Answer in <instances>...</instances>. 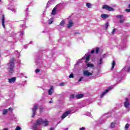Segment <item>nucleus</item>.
<instances>
[{"label":"nucleus","mask_w":130,"mask_h":130,"mask_svg":"<svg viewBox=\"0 0 130 130\" xmlns=\"http://www.w3.org/2000/svg\"><path fill=\"white\" fill-rule=\"evenodd\" d=\"M90 57H91V53H87L86 54L81 60H78L76 63V64H79L80 62H82V60L85 59V63L87 68H94V65L91 63H88L90 61Z\"/></svg>","instance_id":"obj_2"},{"label":"nucleus","mask_w":130,"mask_h":130,"mask_svg":"<svg viewBox=\"0 0 130 130\" xmlns=\"http://www.w3.org/2000/svg\"><path fill=\"white\" fill-rule=\"evenodd\" d=\"M101 17L102 19H107V18H109V15L108 14H102L101 15Z\"/></svg>","instance_id":"obj_16"},{"label":"nucleus","mask_w":130,"mask_h":130,"mask_svg":"<svg viewBox=\"0 0 130 130\" xmlns=\"http://www.w3.org/2000/svg\"><path fill=\"white\" fill-rule=\"evenodd\" d=\"M15 54H16L17 57H20V53H19V52H18V51H16L15 52Z\"/></svg>","instance_id":"obj_27"},{"label":"nucleus","mask_w":130,"mask_h":130,"mask_svg":"<svg viewBox=\"0 0 130 130\" xmlns=\"http://www.w3.org/2000/svg\"><path fill=\"white\" fill-rule=\"evenodd\" d=\"M53 93V86H51L48 90V94L51 95Z\"/></svg>","instance_id":"obj_17"},{"label":"nucleus","mask_w":130,"mask_h":130,"mask_svg":"<svg viewBox=\"0 0 130 130\" xmlns=\"http://www.w3.org/2000/svg\"><path fill=\"white\" fill-rule=\"evenodd\" d=\"M73 21L71 20H69V24H68V28H71V27L73 26Z\"/></svg>","instance_id":"obj_18"},{"label":"nucleus","mask_w":130,"mask_h":130,"mask_svg":"<svg viewBox=\"0 0 130 130\" xmlns=\"http://www.w3.org/2000/svg\"><path fill=\"white\" fill-rule=\"evenodd\" d=\"M56 13V7H55L52 11V15H54Z\"/></svg>","instance_id":"obj_24"},{"label":"nucleus","mask_w":130,"mask_h":130,"mask_svg":"<svg viewBox=\"0 0 130 130\" xmlns=\"http://www.w3.org/2000/svg\"><path fill=\"white\" fill-rule=\"evenodd\" d=\"M32 41H30V44H32Z\"/></svg>","instance_id":"obj_49"},{"label":"nucleus","mask_w":130,"mask_h":130,"mask_svg":"<svg viewBox=\"0 0 130 130\" xmlns=\"http://www.w3.org/2000/svg\"><path fill=\"white\" fill-rule=\"evenodd\" d=\"M129 9H130V5H129Z\"/></svg>","instance_id":"obj_52"},{"label":"nucleus","mask_w":130,"mask_h":130,"mask_svg":"<svg viewBox=\"0 0 130 130\" xmlns=\"http://www.w3.org/2000/svg\"><path fill=\"white\" fill-rule=\"evenodd\" d=\"M114 126H115V123L113 122L111 124V127L113 128Z\"/></svg>","instance_id":"obj_31"},{"label":"nucleus","mask_w":130,"mask_h":130,"mask_svg":"<svg viewBox=\"0 0 130 130\" xmlns=\"http://www.w3.org/2000/svg\"><path fill=\"white\" fill-rule=\"evenodd\" d=\"M70 114H72V111L68 110L66 111L61 116V119H64L67 116L70 115Z\"/></svg>","instance_id":"obj_8"},{"label":"nucleus","mask_w":130,"mask_h":130,"mask_svg":"<svg viewBox=\"0 0 130 130\" xmlns=\"http://www.w3.org/2000/svg\"><path fill=\"white\" fill-rule=\"evenodd\" d=\"M2 1V0H0V2H1Z\"/></svg>","instance_id":"obj_54"},{"label":"nucleus","mask_w":130,"mask_h":130,"mask_svg":"<svg viewBox=\"0 0 130 130\" xmlns=\"http://www.w3.org/2000/svg\"><path fill=\"white\" fill-rule=\"evenodd\" d=\"M22 129V128H21L20 126H17L15 128V130H21Z\"/></svg>","instance_id":"obj_34"},{"label":"nucleus","mask_w":130,"mask_h":130,"mask_svg":"<svg viewBox=\"0 0 130 130\" xmlns=\"http://www.w3.org/2000/svg\"><path fill=\"white\" fill-rule=\"evenodd\" d=\"M41 109H43V108H41Z\"/></svg>","instance_id":"obj_53"},{"label":"nucleus","mask_w":130,"mask_h":130,"mask_svg":"<svg viewBox=\"0 0 130 130\" xmlns=\"http://www.w3.org/2000/svg\"><path fill=\"white\" fill-rule=\"evenodd\" d=\"M49 103H52V101H50V102H49Z\"/></svg>","instance_id":"obj_48"},{"label":"nucleus","mask_w":130,"mask_h":130,"mask_svg":"<svg viewBox=\"0 0 130 130\" xmlns=\"http://www.w3.org/2000/svg\"><path fill=\"white\" fill-rule=\"evenodd\" d=\"M75 97L77 98V99H81V98H83L84 97V94L80 93L77 94Z\"/></svg>","instance_id":"obj_15"},{"label":"nucleus","mask_w":130,"mask_h":130,"mask_svg":"<svg viewBox=\"0 0 130 130\" xmlns=\"http://www.w3.org/2000/svg\"><path fill=\"white\" fill-rule=\"evenodd\" d=\"M14 59L13 58L7 66V70L10 74H12L14 72V69H15V63H14Z\"/></svg>","instance_id":"obj_4"},{"label":"nucleus","mask_w":130,"mask_h":130,"mask_svg":"<svg viewBox=\"0 0 130 130\" xmlns=\"http://www.w3.org/2000/svg\"><path fill=\"white\" fill-rule=\"evenodd\" d=\"M126 11H127V12H130V9H126Z\"/></svg>","instance_id":"obj_45"},{"label":"nucleus","mask_w":130,"mask_h":130,"mask_svg":"<svg viewBox=\"0 0 130 130\" xmlns=\"http://www.w3.org/2000/svg\"><path fill=\"white\" fill-rule=\"evenodd\" d=\"M40 72V70L39 69H36L35 71L36 73H39Z\"/></svg>","instance_id":"obj_40"},{"label":"nucleus","mask_w":130,"mask_h":130,"mask_svg":"<svg viewBox=\"0 0 130 130\" xmlns=\"http://www.w3.org/2000/svg\"><path fill=\"white\" fill-rule=\"evenodd\" d=\"M95 52V50L94 49H93L92 50H91V54H93V53H94Z\"/></svg>","instance_id":"obj_41"},{"label":"nucleus","mask_w":130,"mask_h":130,"mask_svg":"<svg viewBox=\"0 0 130 130\" xmlns=\"http://www.w3.org/2000/svg\"><path fill=\"white\" fill-rule=\"evenodd\" d=\"M24 48H26V47H24Z\"/></svg>","instance_id":"obj_55"},{"label":"nucleus","mask_w":130,"mask_h":130,"mask_svg":"<svg viewBox=\"0 0 130 130\" xmlns=\"http://www.w3.org/2000/svg\"><path fill=\"white\" fill-rule=\"evenodd\" d=\"M110 90H112V87H111V86L108 87V88L107 89H106L105 91L103 92L101 94V95H100L101 98H103L104 96H105V95H106V94H107V93H108V92H109V91H110Z\"/></svg>","instance_id":"obj_7"},{"label":"nucleus","mask_w":130,"mask_h":130,"mask_svg":"<svg viewBox=\"0 0 130 130\" xmlns=\"http://www.w3.org/2000/svg\"><path fill=\"white\" fill-rule=\"evenodd\" d=\"M5 15H3V19H2V25L3 28H6V26L5 25Z\"/></svg>","instance_id":"obj_19"},{"label":"nucleus","mask_w":130,"mask_h":130,"mask_svg":"<svg viewBox=\"0 0 130 130\" xmlns=\"http://www.w3.org/2000/svg\"><path fill=\"white\" fill-rule=\"evenodd\" d=\"M69 78H74V74H73V73L71 74L69 76Z\"/></svg>","instance_id":"obj_38"},{"label":"nucleus","mask_w":130,"mask_h":130,"mask_svg":"<svg viewBox=\"0 0 130 130\" xmlns=\"http://www.w3.org/2000/svg\"><path fill=\"white\" fill-rule=\"evenodd\" d=\"M37 107H38V105L37 104H36L32 108V115L31 116V117H34V116H35V115L36 114V110H37Z\"/></svg>","instance_id":"obj_9"},{"label":"nucleus","mask_w":130,"mask_h":130,"mask_svg":"<svg viewBox=\"0 0 130 130\" xmlns=\"http://www.w3.org/2000/svg\"><path fill=\"white\" fill-rule=\"evenodd\" d=\"M12 112L13 111V108H9L8 109H4L3 111V114L4 115H6L8 113V112Z\"/></svg>","instance_id":"obj_10"},{"label":"nucleus","mask_w":130,"mask_h":130,"mask_svg":"<svg viewBox=\"0 0 130 130\" xmlns=\"http://www.w3.org/2000/svg\"><path fill=\"white\" fill-rule=\"evenodd\" d=\"M75 97H76V96H75V94H72L70 96V99H74V98H75Z\"/></svg>","instance_id":"obj_28"},{"label":"nucleus","mask_w":130,"mask_h":130,"mask_svg":"<svg viewBox=\"0 0 130 130\" xmlns=\"http://www.w3.org/2000/svg\"><path fill=\"white\" fill-rule=\"evenodd\" d=\"M99 52V48H96L95 49V53H98Z\"/></svg>","instance_id":"obj_36"},{"label":"nucleus","mask_w":130,"mask_h":130,"mask_svg":"<svg viewBox=\"0 0 130 130\" xmlns=\"http://www.w3.org/2000/svg\"><path fill=\"white\" fill-rule=\"evenodd\" d=\"M68 128H66V129H65V130H68Z\"/></svg>","instance_id":"obj_51"},{"label":"nucleus","mask_w":130,"mask_h":130,"mask_svg":"<svg viewBox=\"0 0 130 130\" xmlns=\"http://www.w3.org/2000/svg\"><path fill=\"white\" fill-rule=\"evenodd\" d=\"M9 10H11L12 12H15V9L14 8H10V7L8 8Z\"/></svg>","instance_id":"obj_37"},{"label":"nucleus","mask_w":130,"mask_h":130,"mask_svg":"<svg viewBox=\"0 0 130 130\" xmlns=\"http://www.w3.org/2000/svg\"><path fill=\"white\" fill-rule=\"evenodd\" d=\"M124 105L126 108H128V106H129L130 103L129 101L128 100V99H127V98L126 99V100L124 103Z\"/></svg>","instance_id":"obj_14"},{"label":"nucleus","mask_w":130,"mask_h":130,"mask_svg":"<svg viewBox=\"0 0 130 130\" xmlns=\"http://www.w3.org/2000/svg\"><path fill=\"white\" fill-rule=\"evenodd\" d=\"M108 26H109V23H108V22H107L106 24H105V28L106 30H107V28H108Z\"/></svg>","instance_id":"obj_29"},{"label":"nucleus","mask_w":130,"mask_h":130,"mask_svg":"<svg viewBox=\"0 0 130 130\" xmlns=\"http://www.w3.org/2000/svg\"><path fill=\"white\" fill-rule=\"evenodd\" d=\"M81 81H83V82H86V80L84 77H81L78 80V82H81Z\"/></svg>","instance_id":"obj_20"},{"label":"nucleus","mask_w":130,"mask_h":130,"mask_svg":"<svg viewBox=\"0 0 130 130\" xmlns=\"http://www.w3.org/2000/svg\"><path fill=\"white\" fill-rule=\"evenodd\" d=\"M115 66V61H113V62H112V68H111V70H113V69H114V67Z\"/></svg>","instance_id":"obj_25"},{"label":"nucleus","mask_w":130,"mask_h":130,"mask_svg":"<svg viewBox=\"0 0 130 130\" xmlns=\"http://www.w3.org/2000/svg\"><path fill=\"white\" fill-rule=\"evenodd\" d=\"M50 130H54V128L51 127L50 128Z\"/></svg>","instance_id":"obj_46"},{"label":"nucleus","mask_w":130,"mask_h":130,"mask_svg":"<svg viewBox=\"0 0 130 130\" xmlns=\"http://www.w3.org/2000/svg\"><path fill=\"white\" fill-rule=\"evenodd\" d=\"M80 130H85V129H86V128H85V127H82L80 128Z\"/></svg>","instance_id":"obj_43"},{"label":"nucleus","mask_w":130,"mask_h":130,"mask_svg":"<svg viewBox=\"0 0 130 130\" xmlns=\"http://www.w3.org/2000/svg\"><path fill=\"white\" fill-rule=\"evenodd\" d=\"M60 86H64V83H61L60 84Z\"/></svg>","instance_id":"obj_42"},{"label":"nucleus","mask_w":130,"mask_h":130,"mask_svg":"<svg viewBox=\"0 0 130 130\" xmlns=\"http://www.w3.org/2000/svg\"><path fill=\"white\" fill-rule=\"evenodd\" d=\"M40 63H41V60L39 59L36 60V64L37 66H40Z\"/></svg>","instance_id":"obj_22"},{"label":"nucleus","mask_w":130,"mask_h":130,"mask_svg":"<svg viewBox=\"0 0 130 130\" xmlns=\"http://www.w3.org/2000/svg\"><path fill=\"white\" fill-rule=\"evenodd\" d=\"M21 27H22V28H25V24L21 25Z\"/></svg>","instance_id":"obj_44"},{"label":"nucleus","mask_w":130,"mask_h":130,"mask_svg":"<svg viewBox=\"0 0 130 130\" xmlns=\"http://www.w3.org/2000/svg\"><path fill=\"white\" fill-rule=\"evenodd\" d=\"M116 18H118V19H120V23H122L124 22V19H123V15H115Z\"/></svg>","instance_id":"obj_11"},{"label":"nucleus","mask_w":130,"mask_h":130,"mask_svg":"<svg viewBox=\"0 0 130 130\" xmlns=\"http://www.w3.org/2000/svg\"><path fill=\"white\" fill-rule=\"evenodd\" d=\"M128 127H129V124H126L125 126V128H126V129H127Z\"/></svg>","instance_id":"obj_33"},{"label":"nucleus","mask_w":130,"mask_h":130,"mask_svg":"<svg viewBox=\"0 0 130 130\" xmlns=\"http://www.w3.org/2000/svg\"><path fill=\"white\" fill-rule=\"evenodd\" d=\"M127 72L129 73L130 72V67L129 66H125L121 71L120 73H117L116 75V78H117L118 80H121V76L123 74H125Z\"/></svg>","instance_id":"obj_3"},{"label":"nucleus","mask_w":130,"mask_h":130,"mask_svg":"<svg viewBox=\"0 0 130 130\" xmlns=\"http://www.w3.org/2000/svg\"><path fill=\"white\" fill-rule=\"evenodd\" d=\"M28 11H29V8H27L26 9V10H25V11H26V15H29V13H28Z\"/></svg>","instance_id":"obj_35"},{"label":"nucleus","mask_w":130,"mask_h":130,"mask_svg":"<svg viewBox=\"0 0 130 130\" xmlns=\"http://www.w3.org/2000/svg\"><path fill=\"white\" fill-rule=\"evenodd\" d=\"M52 2H54V0H49V2L47 3V6L46 8L47 9L48 8L49 5H51V4H52Z\"/></svg>","instance_id":"obj_21"},{"label":"nucleus","mask_w":130,"mask_h":130,"mask_svg":"<svg viewBox=\"0 0 130 130\" xmlns=\"http://www.w3.org/2000/svg\"><path fill=\"white\" fill-rule=\"evenodd\" d=\"M20 34L21 35L23 36L24 34H25V32H24V31H22L20 32Z\"/></svg>","instance_id":"obj_39"},{"label":"nucleus","mask_w":130,"mask_h":130,"mask_svg":"<svg viewBox=\"0 0 130 130\" xmlns=\"http://www.w3.org/2000/svg\"><path fill=\"white\" fill-rule=\"evenodd\" d=\"M63 25H64V20H62L60 23V26H62Z\"/></svg>","instance_id":"obj_32"},{"label":"nucleus","mask_w":130,"mask_h":130,"mask_svg":"<svg viewBox=\"0 0 130 130\" xmlns=\"http://www.w3.org/2000/svg\"><path fill=\"white\" fill-rule=\"evenodd\" d=\"M103 9H106L107 11H113V8L108 6V5H104L103 6Z\"/></svg>","instance_id":"obj_12"},{"label":"nucleus","mask_w":130,"mask_h":130,"mask_svg":"<svg viewBox=\"0 0 130 130\" xmlns=\"http://www.w3.org/2000/svg\"><path fill=\"white\" fill-rule=\"evenodd\" d=\"M86 7L88 8V9H91L92 7V4H91L90 3H87Z\"/></svg>","instance_id":"obj_26"},{"label":"nucleus","mask_w":130,"mask_h":130,"mask_svg":"<svg viewBox=\"0 0 130 130\" xmlns=\"http://www.w3.org/2000/svg\"><path fill=\"white\" fill-rule=\"evenodd\" d=\"M3 130H8V129H7V128H5V129H3Z\"/></svg>","instance_id":"obj_50"},{"label":"nucleus","mask_w":130,"mask_h":130,"mask_svg":"<svg viewBox=\"0 0 130 130\" xmlns=\"http://www.w3.org/2000/svg\"><path fill=\"white\" fill-rule=\"evenodd\" d=\"M16 80H17V78L16 77H12L11 78L8 79V82L10 83V84H13L16 82Z\"/></svg>","instance_id":"obj_13"},{"label":"nucleus","mask_w":130,"mask_h":130,"mask_svg":"<svg viewBox=\"0 0 130 130\" xmlns=\"http://www.w3.org/2000/svg\"><path fill=\"white\" fill-rule=\"evenodd\" d=\"M92 75H94V73L93 72H89L88 70H85L83 71V76L84 77H89L90 76H92Z\"/></svg>","instance_id":"obj_6"},{"label":"nucleus","mask_w":130,"mask_h":130,"mask_svg":"<svg viewBox=\"0 0 130 130\" xmlns=\"http://www.w3.org/2000/svg\"><path fill=\"white\" fill-rule=\"evenodd\" d=\"M49 123L47 120H44L43 119H39L37 121V123L35 124L32 126L33 130H42L41 128H38V126L43 124L44 126H46Z\"/></svg>","instance_id":"obj_1"},{"label":"nucleus","mask_w":130,"mask_h":130,"mask_svg":"<svg viewBox=\"0 0 130 130\" xmlns=\"http://www.w3.org/2000/svg\"><path fill=\"white\" fill-rule=\"evenodd\" d=\"M106 57V54H104L102 56V57L98 60L97 64L98 66H101V64H103V59Z\"/></svg>","instance_id":"obj_5"},{"label":"nucleus","mask_w":130,"mask_h":130,"mask_svg":"<svg viewBox=\"0 0 130 130\" xmlns=\"http://www.w3.org/2000/svg\"><path fill=\"white\" fill-rule=\"evenodd\" d=\"M53 22V18L52 17L51 18H50L49 20V22L48 23L49 24V25H51V24H52Z\"/></svg>","instance_id":"obj_23"},{"label":"nucleus","mask_w":130,"mask_h":130,"mask_svg":"<svg viewBox=\"0 0 130 130\" xmlns=\"http://www.w3.org/2000/svg\"><path fill=\"white\" fill-rule=\"evenodd\" d=\"M123 42H126V39H125L124 41H123Z\"/></svg>","instance_id":"obj_47"},{"label":"nucleus","mask_w":130,"mask_h":130,"mask_svg":"<svg viewBox=\"0 0 130 130\" xmlns=\"http://www.w3.org/2000/svg\"><path fill=\"white\" fill-rule=\"evenodd\" d=\"M116 31V28H114L112 30V31L111 32V34H112V35H114V34H115V32Z\"/></svg>","instance_id":"obj_30"}]
</instances>
